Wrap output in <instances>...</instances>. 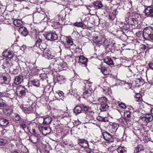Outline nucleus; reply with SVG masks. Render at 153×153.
<instances>
[{"label": "nucleus", "mask_w": 153, "mask_h": 153, "mask_svg": "<svg viewBox=\"0 0 153 153\" xmlns=\"http://www.w3.org/2000/svg\"><path fill=\"white\" fill-rule=\"evenodd\" d=\"M94 42L99 46L103 45L105 46L106 51L108 52L111 51V49L113 46L114 44L112 43L107 39H105V38L101 36H96L93 38Z\"/></svg>", "instance_id": "nucleus-1"}, {"label": "nucleus", "mask_w": 153, "mask_h": 153, "mask_svg": "<svg viewBox=\"0 0 153 153\" xmlns=\"http://www.w3.org/2000/svg\"><path fill=\"white\" fill-rule=\"evenodd\" d=\"M35 45L39 47V48L43 51V53L45 56H47L48 59H52V56L49 53H47L48 49L46 48L47 45L44 40L42 41L40 38H38L36 41Z\"/></svg>", "instance_id": "nucleus-2"}, {"label": "nucleus", "mask_w": 153, "mask_h": 153, "mask_svg": "<svg viewBox=\"0 0 153 153\" xmlns=\"http://www.w3.org/2000/svg\"><path fill=\"white\" fill-rule=\"evenodd\" d=\"M152 29L150 27H148L143 30V35L146 39L153 42V34L152 32Z\"/></svg>", "instance_id": "nucleus-3"}, {"label": "nucleus", "mask_w": 153, "mask_h": 153, "mask_svg": "<svg viewBox=\"0 0 153 153\" xmlns=\"http://www.w3.org/2000/svg\"><path fill=\"white\" fill-rule=\"evenodd\" d=\"M26 90L25 88L22 85H19L16 87V94L19 97L25 96L26 94Z\"/></svg>", "instance_id": "nucleus-4"}, {"label": "nucleus", "mask_w": 153, "mask_h": 153, "mask_svg": "<svg viewBox=\"0 0 153 153\" xmlns=\"http://www.w3.org/2000/svg\"><path fill=\"white\" fill-rule=\"evenodd\" d=\"M102 135L104 139L106 141L109 142H112L114 141L112 135L106 131L102 133Z\"/></svg>", "instance_id": "nucleus-5"}, {"label": "nucleus", "mask_w": 153, "mask_h": 153, "mask_svg": "<svg viewBox=\"0 0 153 153\" xmlns=\"http://www.w3.org/2000/svg\"><path fill=\"white\" fill-rule=\"evenodd\" d=\"M134 15L135 14L134 13L131 14L127 18H126V20L127 21V19L128 22L131 24H136L137 22V19Z\"/></svg>", "instance_id": "nucleus-6"}, {"label": "nucleus", "mask_w": 153, "mask_h": 153, "mask_svg": "<svg viewBox=\"0 0 153 153\" xmlns=\"http://www.w3.org/2000/svg\"><path fill=\"white\" fill-rule=\"evenodd\" d=\"M46 38L48 40L53 41L57 39L58 36L56 34L54 33H49L47 34Z\"/></svg>", "instance_id": "nucleus-7"}, {"label": "nucleus", "mask_w": 153, "mask_h": 153, "mask_svg": "<svg viewBox=\"0 0 153 153\" xmlns=\"http://www.w3.org/2000/svg\"><path fill=\"white\" fill-rule=\"evenodd\" d=\"M145 14L149 16L153 17V7L149 6L147 7L145 10Z\"/></svg>", "instance_id": "nucleus-8"}, {"label": "nucleus", "mask_w": 153, "mask_h": 153, "mask_svg": "<svg viewBox=\"0 0 153 153\" xmlns=\"http://www.w3.org/2000/svg\"><path fill=\"white\" fill-rule=\"evenodd\" d=\"M88 59L83 56H80L79 57L78 62L80 65H84V66H87Z\"/></svg>", "instance_id": "nucleus-9"}, {"label": "nucleus", "mask_w": 153, "mask_h": 153, "mask_svg": "<svg viewBox=\"0 0 153 153\" xmlns=\"http://www.w3.org/2000/svg\"><path fill=\"white\" fill-rule=\"evenodd\" d=\"M2 55L6 58L9 59H12L13 56V52L7 50L3 52L2 53Z\"/></svg>", "instance_id": "nucleus-10"}, {"label": "nucleus", "mask_w": 153, "mask_h": 153, "mask_svg": "<svg viewBox=\"0 0 153 153\" xmlns=\"http://www.w3.org/2000/svg\"><path fill=\"white\" fill-rule=\"evenodd\" d=\"M78 143L83 148H87L88 147V142L84 139H79Z\"/></svg>", "instance_id": "nucleus-11"}, {"label": "nucleus", "mask_w": 153, "mask_h": 153, "mask_svg": "<svg viewBox=\"0 0 153 153\" xmlns=\"http://www.w3.org/2000/svg\"><path fill=\"white\" fill-rule=\"evenodd\" d=\"M19 32L21 34L25 36H27L28 34L27 28L24 26L20 27L19 29Z\"/></svg>", "instance_id": "nucleus-12"}, {"label": "nucleus", "mask_w": 153, "mask_h": 153, "mask_svg": "<svg viewBox=\"0 0 153 153\" xmlns=\"http://www.w3.org/2000/svg\"><path fill=\"white\" fill-rule=\"evenodd\" d=\"M153 119V116L151 114H147L144 117H142V120L146 122V123H148L152 121Z\"/></svg>", "instance_id": "nucleus-13"}, {"label": "nucleus", "mask_w": 153, "mask_h": 153, "mask_svg": "<svg viewBox=\"0 0 153 153\" xmlns=\"http://www.w3.org/2000/svg\"><path fill=\"white\" fill-rule=\"evenodd\" d=\"M8 120L6 119L0 117V126L3 127L6 126L9 124Z\"/></svg>", "instance_id": "nucleus-14"}, {"label": "nucleus", "mask_w": 153, "mask_h": 153, "mask_svg": "<svg viewBox=\"0 0 153 153\" xmlns=\"http://www.w3.org/2000/svg\"><path fill=\"white\" fill-rule=\"evenodd\" d=\"M41 128L42 133L45 135L50 134L51 131V128L48 127L43 126Z\"/></svg>", "instance_id": "nucleus-15"}, {"label": "nucleus", "mask_w": 153, "mask_h": 153, "mask_svg": "<svg viewBox=\"0 0 153 153\" xmlns=\"http://www.w3.org/2000/svg\"><path fill=\"white\" fill-rule=\"evenodd\" d=\"M118 125H111L109 126V131L112 133H115L118 128Z\"/></svg>", "instance_id": "nucleus-16"}, {"label": "nucleus", "mask_w": 153, "mask_h": 153, "mask_svg": "<svg viewBox=\"0 0 153 153\" xmlns=\"http://www.w3.org/2000/svg\"><path fill=\"white\" fill-rule=\"evenodd\" d=\"M82 110L81 106L79 105L76 106L73 109V112L76 114H80Z\"/></svg>", "instance_id": "nucleus-17"}, {"label": "nucleus", "mask_w": 153, "mask_h": 153, "mask_svg": "<svg viewBox=\"0 0 153 153\" xmlns=\"http://www.w3.org/2000/svg\"><path fill=\"white\" fill-rule=\"evenodd\" d=\"M22 110L25 113L29 114L33 113V109L32 107L30 106L28 108L23 107Z\"/></svg>", "instance_id": "nucleus-18"}, {"label": "nucleus", "mask_w": 153, "mask_h": 153, "mask_svg": "<svg viewBox=\"0 0 153 153\" xmlns=\"http://www.w3.org/2000/svg\"><path fill=\"white\" fill-rule=\"evenodd\" d=\"M1 62H3V64L2 65V68H7L10 65V63L8 62V61L6 59H2L1 60Z\"/></svg>", "instance_id": "nucleus-19"}, {"label": "nucleus", "mask_w": 153, "mask_h": 153, "mask_svg": "<svg viewBox=\"0 0 153 153\" xmlns=\"http://www.w3.org/2000/svg\"><path fill=\"white\" fill-rule=\"evenodd\" d=\"M109 107L107 104H101L100 107V109L101 111H105L108 109Z\"/></svg>", "instance_id": "nucleus-20"}, {"label": "nucleus", "mask_w": 153, "mask_h": 153, "mask_svg": "<svg viewBox=\"0 0 153 153\" xmlns=\"http://www.w3.org/2000/svg\"><path fill=\"white\" fill-rule=\"evenodd\" d=\"M23 77L22 76H18L15 79L14 82L17 85L20 84L22 80Z\"/></svg>", "instance_id": "nucleus-21"}, {"label": "nucleus", "mask_w": 153, "mask_h": 153, "mask_svg": "<svg viewBox=\"0 0 153 153\" xmlns=\"http://www.w3.org/2000/svg\"><path fill=\"white\" fill-rule=\"evenodd\" d=\"M52 120L51 117H48L43 119V123L45 124H50Z\"/></svg>", "instance_id": "nucleus-22"}, {"label": "nucleus", "mask_w": 153, "mask_h": 153, "mask_svg": "<svg viewBox=\"0 0 153 153\" xmlns=\"http://www.w3.org/2000/svg\"><path fill=\"white\" fill-rule=\"evenodd\" d=\"M13 23L14 25L17 27H20L22 24V21L20 19H16L14 20Z\"/></svg>", "instance_id": "nucleus-23"}, {"label": "nucleus", "mask_w": 153, "mask_h": 153, "mask_svg": "<svg viewBox=\"0 0 153 153\" xmlns=\"http://www.w3.org/2000/svg\"><path fill=\"white\" fill-rule=\"evenodd\" d=\"M98 100L100 103L105 104H107V99L105 97H103L99 98Z\"/></svg>", "instance_id": "nucleus-24"}, {"label": "nucleus", "mask_w": 153, "mask_h": 153, "mask_svg": "<svg viewBox=\"0 0 153 153\" xmlns=\"http://www.w3.org/2000/svg\"><path fill=\"white\" fill-rule=\"evenodd\" d=\"M104 62L108 65L113 64L112 59L110 57H106L104 59Z\"/></svg>", "instance_id": "nucleus-25"}, {"label": "nucleus", "mask_w": 153, "mask_h": 153, "mask_svg": "<svg viewBox=\"0 0 153 153\" xmlns=\"http://www.w3.org/2000/svg\"><path fill=\"white\" fill-rule=\"evenodd\" d=\"M131 113L129 111H126L124 113V117L129 121L131 120Z\"/></svg>", "instance_id": "nucleus-26"}, {"label": "nucleus", "mask_w": 153, "mask_h": 153, "mask_svg": "<svg viewBox=\"0 0 153 153\" xmlns=\"http://www.w3.org/2000/svg\"><path fill=\"white\" fill-rule=\"evenodd\" d=\"M4 112L6 115L10 116L13 113V111L11 109L7 108L4 110Z\"/></svg>", "instance_id": "nucleus-27"}, {"label": "nucleus", "mask_w": 153, "mask_h": 153, "mask_svg": "<svg viewBox=\"0 0 153 153\" xmlns=\"http://www.w3.org/2000/svg\"><path fill=\"white\" fill-rule=\"evenodd\" d=\"M7 103L4 100L0 98V108H3L6 107L7 104Z\"/></svg>", "instance_id": "nucleus-28"}, {"label": "nucleus", "mask_w": 153, "mask_h": 153, "mask_svg": "<svg viewBox=\"0 0 153 153\" xmlns=\"http://www.w3.org/2000/svg\"><path fill=\"white\" fill-rule=\"evenodd\" d=\"M94 4L97 9H100L102 7V5L101 2L99 1H94Z\"/></svg>", "instance_id": "nucleus-29"}, {"label": "nucleus", "mask_w": 153, "mask_h": 153, "mask_svg": "<svg viewBox=\"0 0 153 153\" xmlns=\"http://www.w3.org/2000/svg\"><path fill=\"white\" fill-rule=\"evenodd\" d=\"M118 152V153H126V151L125 148L123 147H120L118 148L116 151Z\"/></svg>", "instance_id": "nucleus-30"}, {"label": "nucleus", "mask_w": 153, "mask_h": 153, "mask_svg": "<svg viewBox=\"0 0 153 153\" xmlns=\"http://www.w3.org/2000/svg\"><path fill=\"white\" fill-rule=\"evenodd\" d=\"M136 100L138 102L141 101L142 100L141 95L140 94H137L135 96Z\"/></svg>", "instance_id": "nucleus-31"}, {"label": "nucleus", "mask_w": 153, "mask_h": 153, "mask_svg": "<svg viewBox=\"0 0 153 153\" xmlns=\"http://www.w3.org/2000/svg\"><path fill=\"white\" fill-rule=\"evenodd\" d=\"M32 84L34 86L36 87H39L40 85L39 81L36 79H35L32 81Z\"/></svg>", "instance_id": "nucleus-32"}, {"label": "nucleus", "mask_w": 153, "mask_h": 153, "mask_svg": "<svg viewBox=\"0 0 153 153\" xmlns=\"http://www.w3.org/2000/svg\"><path fill=\"white\" fill-rule=\"evenodd\" d=\"M30 139L31 141L33 143H36L38 141L37 137L35 136H31Z\"/></svg>", "instance_id": "nucleus-33"}, {"label": "nucleus", "mask_w": 153, "mask_h": 153, "mask_svg": "<svg viewBox=\"0 0 153 153\" xmlns=\"http://www.w3.org/2000/svg\"><path fill=\"white\" fill-rule=\"evenodd\" d=\"M58 16L59 18L60 19L62 20L63 19H64L66 16L65 13L63 12H61L58 15Z\"/></svg>", "instance_id": "nucleus-34"}, {"label": "nucleus", "mask_w": 153, "mask_h": 153, "mask_svg": "<svg viewBox=\"0 0 153 153\" xmlns=\"http://www.w3.org/2000/svg\"><path fill=\"white\" fill-rule=\"evenodd\" d=\"M30 4L28 3V2H25L24 3V5H23V8L29 10L30 8Z\"/></svg>", "instance_id": "nucleus-35"}, {"label": "nucleus", "mask_w": 153, "mask_h": 153, "mask_svg": "<svg viewBox=\"0 0 153 153\" xmlns=\"http://www.w3.org/2000/svg\"><path fill=\"white\" fill-rule=\"evenodd\" d=\"M81 107L82 108V109L83 110L85 111H89L90 110V108L87 106L85 105H82L81 106Z\"/></svg>", "instance_id": "nucleus-36"}, {"label": "nucleus", "mask_w": 153, "mask_h": 153, "mask_svg": "<svg viewBox=\"0 0 153 153\" xmlns=\"http://www.w3.org/2000/svg\"><path fill=\"white\" fill-rule=\"evenodd\" d=\"M0 79L2 80H3L2 82L3 83H4L5 84H8L9 82V81H7V77L5 76H1L0 77Z\"/></svg>", "instance_id": "nucleus-37"}, {"label": "nucleus", "mask_w": 153, "mask_h": 153, "mask_svg": "<svg viewBox=\"0 0 153 153\" xmlns=\"http://www.w3.org/2000/svg\"><path fill=\"white\" fill-rule=\"evenodd\" d=\"M20 128H22L23 129H24L27 127V125L26 124V122H22V121H20Z\"/></svg>", "instance_id": "nucleus-38"}, {"label": "nucleus", "mask_w": 153, "mask_h": 153, "mask_svg": "<svg viewBox=\"0 0 153 153\" xmlns=\"http://www.w3.org/2000/svg\"><path fill=\"white\" fill-rule=\"evenodd\" d=\"M7 141L5 139L0 138V146H4L7 143Z\"/></svg>", "instance_id": "nucleus-39"}, {"label": "nucleus", "mask_w": 153, "mask_h": 153, "mask_svg": "<svg viewBox=\"0 0 153 153\" xmlns=\"http://www.w3.org/2000/svg\"><path fill=\"white\" fill-rule=\"evenodd\" d=\"M74 25L76 27H82L83 26V24L81 22H76L74 23Z\"/></svg>", "instance_id": "nucleus-40"}, {"label": "nucleus", "mask_w": 153, "mask_h": 153, "mask_svg": "<svg viewBox=\"0 0 153 153\" xmlns=\"http://www.w3.org/2000/svg\"><path fill=\"white\" fill-rule=\"evenodd\" d=\"M0 95L2 97L5 96V95H4V94L2 93H1V94H0ZM6 96H7L9 98V100L10 102V104H11V103L12 102V99L13 98H12V96L10 94H9L7 95H6Z\"/></svg>", "instance_id": "nucleus-41"}, {"label": "nucleus", "mask_w": 153, "mask_h": 153, "mask_svg": "<svg viewBox=\"0 0 153 153\" xmlns=\"http://www.w3.org/2000/svg\"><path fill=\"white\" fill-rule=\"evenodd\" d=\"M144 150V148L143 146L141 145H139L137 147L136 151L138 152H140Z\"/></svg>", "instance_id": "nucleus-42"}, {"label": "nucleus", "mask_w": 153, "mask_h": 153, "mask_svg": "<svg viewBox=\"0 0 153 153\" xmlns=\"http://www.w3.org/2000/svg\"><path fill=\"white\" fill-rule=\"evenodd\" d=\"M29 1L30 4H32L36 5H38L39 3V1L38 0H30Z\"/></svg>", "instance_id": "nucleus-43"}, {"label": "nucleus", "mask_w": 153, "mask_h": 153, "mask_svg": "<svg viewBox=\"0 0 153 153\" xmlns=\"http://www.w3.org/2000/svg\"><path fill=\"white\" fill-rule=\"evenodd\" d=\"M115 17L116 16L113 13H112L109 15L108 19L110 20H113L114 19Z\"/></svg>", "instance_id": "nucleus-44"}, {"label": "nucleus", "mask_w": 153, "mask_h": 153, "mask_svg": "<svg viewBox=\"0 0 153 153\" xmlns=\"http://www.w3.org/2000/svg\"><path fill=\"white\" fill-rule=\"evenodd\" d=\"M15 119L16 121H19L21 120V117L19 114H15Z\"/></svg>", "instance_id": "nucleus-45"}, {"label": "nucleus", "mask_w": 153, "mask_h": 153, "mask_svg": "<svg viewBox=\"0 0 153 153\" xmlns=\"http://www.w3.org/2000/svg\"><path fill=\"white\" fill-rule=\"evenodd\" d=\"M122 121L123 123L125 125L126 124V123L127 124L128 122L129 121V120H127L126 118H125L124 117L122 119Z\"/></svg>", "instance_id": "nucleus-46"}, {"label": "nucleus", "mask_w": 153, "mask_h": 153, "mask_svg": "<svg viewBox=\"0 0 153 153\" xmlns=\"http://www.w3.org/2000/svg\"><path fill=\"white\" fill-rule=\"evenodd\" d=\"M90 95V94L88 93L87 91L84 92L83 93V97L85 98H86L88 96Z\"/></svg>", "instance_id": "nucleus-47"}, {"label": "nucleus", "mask_w": 153, "mask_h": 153, "mask_svg": "<svg viewBox=\"0 0 153 153\" xmlns=\"http://www.w3.org/2000/svg\"><path fill=\"white\" fill-rule=\"evenodd\" d=\"M110 71L109 70L108 68H107L105 71L103 73V74L104 75H107L109 74Z\"/></svg>", "instance_id": "nucleus-48"}, {"label": "nucleus", "mask_w": 153, "mask_h": 153, "mask_svg": "<svg viewBox=\"0 0 153 153\" xmlns=\"http://www.w3.org/2000/svg\"><path fill=\"white\" fill-rule=\"evenodd\" d=\"M56 93L60 97H62L64 94L63 93L62 91H58L57 92H56Z\"/></svg>", "instance_id": "nucleus-49"}, {"label": "nucleus", "mask_w": 153, "mask_h": 153, "mask_svg": "<svg viewBox=\"0 0 153 153\" xmlns=\"http://www.w3.org/2000/svg\"><path fill=\"white\" fill-rule=\"evenodd\" d=\"M99 69H100L101 72L103 74L105 71V70L107 69V68L105 67H101V68H99Z\"/></svg>", "instance_id": "nucleus-50"}, {"label": "nucleus", "mask_w": 153, "mask_h": 153, "mask_svg": "<svg viewBox=\"0 0 153 153\" xmlns=\"http://www.w3.org/2000/svg\"><path fill=\"white\" fill-rule=\"evenodd\" d=\"M119 105L120 107L123 109L126 108V105L124 103H120L119 104Z\"/></svg>", "instance_id": "nucleus-51"}, {"label": "nucleus", "mask_w": 153, "mask_h": 153, "mask_svg": "<svg viewBox=\"0 0 153 153\" xmlns=\"http://www.w3.org/2000/svg\"><path fill=\"white\" fill-rule=\"evenodd\" d=\"M9 150L10 152V153H19L17 151L14 150H13L12 148L10 149Z\"/></svg>", "instance_id": "nucleus-52"}, {"label": "nucleus", "mask_w": 153, "mask_h": 153, "mask_svg": "<svg viewBox=\"0 0 153 153\" xmlns=\"http://www.w3.org/2000/svg\"><path fill=\"white\" fill-rule=\"evenodd\" d=\"M149 65L151 68L153 69V60L149 63Z\"/></svg>", "instance_id": "nucleus-53"}, {"label": "nucleus", "mask_w": 153, "mask_h": 153, "mask_svg": "<svg viewBox=\"0 0 153 153\" xmlns=\"http://www.w3.org/2000/svg\"><path fill=\"white\" fill-rule=\"evenodd\" d=\"M124 85L128 88H130L131 85V83L129 82H126Z\"/></svg>", "instance_id": "nucleus-54"}, {"label": "nucleus", "mask_w": 153, "mask_h": 153, "mask_svg": "<svg viewBox=\"0 0 153 153\" xmlns=\"http://www.w3.org/2000/svg\"><path fill=\"white\" fill-rule=\"evenodd\" d=\"M97 120H98L99 121H102L103 120V117H101L99 116L97 117Z\"/></svg>", "instance_id": "nucleus-55"}, {"label": "nucleus", "mask_w": 153, "mask_h": 153, "mask_svg": "<svg viewBox=\"0 0 153 153\" xmlns=\"http://www.w3.org/2000/svg\"><path fill=\"white\" fill-rule=\"evenodd\" d=\"M141 48L143 50H145L147 48L146 46L144 45H142L141 46Z\"/></svg>", "instance_id": "nucleus-56"}, {"label": "nucleus", "mask_w": 153, "mask_h": 153, "mask_svg": "<svg viewBox=\"0 0 153 153\" xmlns=\"http://www.w3.org/2000/svg\"><path fill=\"white\" fill-rule=\"evenodd\" d=\"M4 10L3 8L0 7V15L3 14L4 12Z\"/></svg>", "instance_id": "nucleus-57"}, {"label": "nucleus", "mask_w": 153, "mask_h": 153, "mask_svg": "<svg viewBox=\"0 0 153 153\" xmlns=\"http://www.w3.org/2000/svg\"><path fill=\"white\" fill-rule=\"evenodd\" d=\"M117 13L118 12L117 9H116L114 10V12L112 13H113L116 16L117 15Z\"/></svg>", "instance_id": "nucleus-58"}, {"label": "nucleus", "mask_w": 153, "mask_h": 153, "mask_svg": "<svg viewBox=\"0 0 153 153\" xmlns=\"http://www.w3.org/2000/svg\"><path fill=\"white\" fill-rule=\"evenodd\" d=\"M49 89V88H46L44 90V91H45V92H47L48 93H49V94H50V91H48V90Z\"/></svg>", "instance_id": "nucleus-59"}, {"label": "nucleus", "mask_w": 153, "mask_h": 153, "mask_svg": "<svg viewBox=\"0 0 153 153\" xmlns=\"http://www.w3.org/2000/svg\"><path fill=\"white\" fill-rule=\"evenodd\" d=\"M107 121V118H104L103 120L102 121V122H105Z\"/></svg>", "instance_id": "nucleus-60"}, {"label": "nucleus", "mask_w": 153, "mask_h": 153, "mask_svg": "<svg viewBox=\"0 0 153 153\" xmlns=\"http://www.w3.org/2000/svg\"><path fill=\"white\" fill-rule=\"evenodd\" d=\"M68 43H69V45H73L74 44V43L72 41H70Z\"/></svg>", "instance_id": "nucleus-61"}, {"label": "nucleus", "mask_w": 153, "mask_h": 153, "mask_svg": "<svg viewBox=\"0 0 153 153\" xmlns=\"http://www.w3.org/2000/svg\"><path fill=\"white\" fill-rule=\"evenodd\" d=\"M117 150V149L116 150H114L113 151H112L113 153H118V152L117 151H116Z\"/></svg>", "instance_id": "nucleus-62"}, {"label": "nucleus", "mask_w": 153, "mask_h": 153, "mask_svg": "<svg viewBox=\"0 0 153 153\" xmlns=\"http://www.w3.org/2000/svg\"><path fill=\"white\" fill-rule=\"evenodd\" d=\"M87 84H91L92 83V82H90V81H87V82H86Z\"/></svg>", "instance_id": "nucleus-63"}, {"label": "nucleus", "mask_w": 153, "mask_h": 153, "mask_svg": "<svg viewBox=\"0 0 153 153\" xmlns=\"http://www.w3.org/2000/svg\"><path fill=\"white\" fill-rule=\"evenodd\" d=\"M151 113L152 114H153V108L151 109Z\"/></svg>", "instance_id": "nucleus-64"}]
</instances>
